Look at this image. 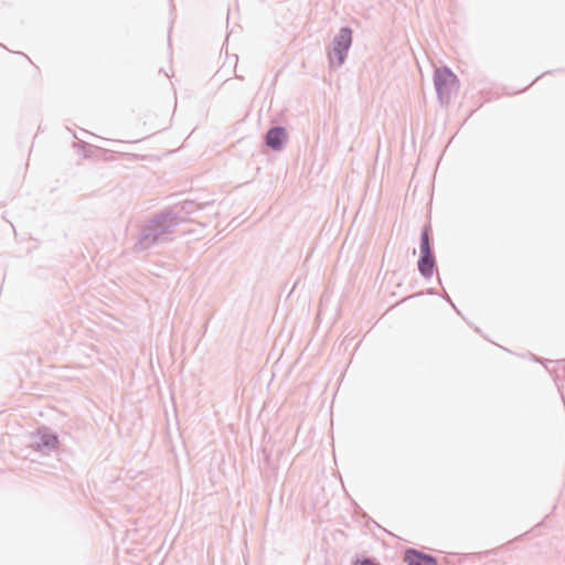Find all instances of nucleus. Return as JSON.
<instances>
[{
  "instance_id": "nucleus-10",
  "label": "nucleus",
  "mask_w": 565,
  "mask_h": 565,
  "mask_svg": "<svg viewBox=\"0 0 565 565\" xmlns=\"http://www.w3.org/2000/svg\"><path fill=\"white\" fill-rule=\"evenodd\" d=\"M74 147H78L83 149V158L88 159L92 156L89 148V145L85 141H78L77 143H74Z\"/></svg>"
},
{
  "instance_id": "nucleus-2",
  "label": "nucleus",
  "mask_w": 565,
  "mask_h": 565,
  "mask_svg": "<svg viewBox=\"0 0 565 565\" xmlns=\"http://www.w3.org/2000/svg\"><path fill=\"white\" fill-rule=\"evenodd\" d=\"M417 268L425 280H430L437 268L434 249V234L430 223L425 224L420 230Z\"/></svg>"
},
{
  "instance_id": "nucleus-5",
  "label": "nucleus",
  "mask_w": 565,
  "mask_h": 565,
  "mask_svg": "<svg viewBox=\"0 0 565 565\" xmlns=\"http://www.w3.org/2000/svg\"><path fill=\"white\" fill-rule=\"evenodd\" d=\"M30 447L42 455L49 456L50 454L57 451L61 441L56 431L46 425L39 426L31 435Z\"/></svg>"
},
{
  "instance_id": "nucleus-6",
  "label": "nucleus",
  "mask_w": 565,
  "mask_h": 565,
  "mask_svg": "<svg viewBox=\"0 0 565 565\" xmlns=\"http://www.w3.org/2000/svg\"><path fill=\"white\" fill-rule=\"evenodd\" d=\"M289 140L286 127L281 125L271 126L264 136V143L273 151H281Z\"/></svg>"
},
{
  "instance_id": "nucleus-4",
  "label": "nucleus",
  "mask_w": 565,
  "mask_h": 565,
  "mask_svg": "<svg viewBox=\"0 0 565 565\" xmlns=\"http://www.w3.org/2000/svg\"><path fill=\"white\" fill-rule=\"evenodd\" d=\"M353 43V30L349 25L340 28L331 42V49L327 53L328 62L331 67L342 66Z\"/></svg>"
},
{
  "instance_id": "nucleus-3",
  "label": "nucleus",
  "mask_w": 565,
  "mask_h": 565,
  "mask_svg": "<svg viewBox=\"0 0 565 565\" xmlns=\"http://www.w3.org/2000/svg\"><path fill=\"white\" fill-rule=\"evenodd\" d=\"M434 86L437 94V100L440 106H448L452 93L459 88L457 75L448 66H440L434 71Z\"/></svg>"
},
{
  "instance_id": "nucleus-12",
  "label": "nucleus",
  "mask_w": 565,
  "mask_h": 565,
  "mask_svg": "<svg viewBox=\"0 0 565 565\" xmlns=\"http://www.w3.org/2000/svg\"><path fill=\"white\" fill-rule=\"evenodd\" d=\"M425 294H427V295H439L440 296L441 292H438L435 288H428V289H426Z\"/></svg>"
},
{
  "instance_id": "nucleus-7",
  "label": "nucleus",
  "mask_w": 565,
  "mask_h": 565,
  "mask_svg": "<svg viewBox=\"0 0 565 565\" xmlns=\"http://www.w3.org/2000/svg\"><path fill=\"white\" fill-rule=\"evenodd\" d=\"M214 205V201H206L203 203L198 202L196 200L186 199L182 202H178L170 207H174V211L179 212V224L185 221L186 215H191L198 211L206 210Z\"/></svg>"
},
{
  "instance_id": "nucleus-14",
  "label": "nucleus",
  "mask_w": 565,
  "mask_h": 565,
  "mask_svg": "<svg viewBox=\"0 0 565 565\" xmlns=\"http://www.w3.org/2000/svg\"><path fill=\"white\" fill-rule=\"evenodd\" d=\"M452 308H454V310H455L458 315H461L460 310H459L456 306H455V307H452Z\"/></svg>"
},
{
  "instance_id": "nucleus-9",
  "label": "nucleus",
  "mask_w": 565,
  "mask_h": 565,
  "mask_svg": "<svg viewBox=\"0 0 565 565\" xmlns=\"http://www.w3.org/2000/svg\"><path fill=\"white\" fill-rule=\"evenodd\" d=\"M351 565H382L377 558L364 553H356L352 559Z\"/></svg>"
},
{
  "instance_id": "nucleus-11",
  "label": "nucleus",
  "mask_w": 565,
  "mask_h": 565,
  "mask_svg": "<svg viewBox=\"0 0 565 565\" xmlns=\"http://www.w3.org/2000/svg\"><path fill=\"white\" fill-rule=\"evenodd\" d=\"M440 297H443L451 307H455L452 299L446 291L441 292Z\"/></svg>"
},
{
  "instance_id": "nucleus-8",
  "label": "nucleus",
  "mask_w": 565,
  "mask_h": 565,
  "mask_svg": "<svg viewBox=\"0 0 565 565\" xmlns=\"http://www.w3.org/2000/svg\"><path fill=\"white\" fill-rule=\"evenodd\" d=\"M404 562L407 565H438L437 558L414 547L404 552Z\"/></svg>"
},
{
  "instance_id": "nucleus-13",
  "label": "nucleus",
  "mask_w": 565,
  "mask_h": 565,
  "mask_svg": "<svg viewBox=\"0 0 565 565\" xmlns=\"http://www.w3.org/2000/svg\"><path fill=\"white\" fill-rule=\"evenodd\" d=\"M547 73H548V72H544L543 74H541L540 76H537L535 79H533V82L531 83V85H532V84H534V83H536V81H537L539 78H541L542 76H544V75H545V74H547Z\"/></svg>"
},
{
  "instance_id": "nucleus-1",
  "label": "nucleus",
  "mask_w": 565,
  "mask_h": 565,
  "mask_svg": "<svg viewBox=\"0 0 565 565\" xmlns=\"http://www.w3.org/2000/svg\"><path fill=\"white\" fill-rule=\"evenodd\" d=\"M179 226V212L174 207H164L151 215L141 227L134 245L136 253L145 252L153 246L172 239L175 228Z\"/></svg>"
}]
</instances>
